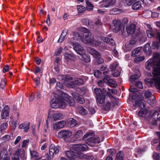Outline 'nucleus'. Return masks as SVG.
<instances>
[{
    "label": "nucleus",
    "instance_id": "nucleus-58",
    "mask_svg": "<svg viewBox=\"0 0 160 160\" xmlns=\"http://www.w3.org/2000/svg\"><path fill=\"white\" fill-rule=\"evenodd\" d=\"M134 84H135L136 86L140 89L143 88L142 84V82H136V83H134Z\"/></svg>",
    "mask_w": 160,
    "mask_h": 160
},
{
    "label": "nucleus",
    "instance_id": "nucleus-49",
    "mask_svg": "<svg viewBox=\"0 0 160 160\" xmlns=\"http://www.w3.org/2000/svg\"><path fill=\"white\" fill-rule=\"evenodd\" d=\"M145 59L144 56L137 57L135 58L134 60L136 62H139L143 61Z\"/></svg>",
    "mask_w": 160,
    "mask_h": 160
},
{
    "label": "nucleus",
    "instance_id": "nucleus-64",
    "mask_svg": "<svg viewBox=\"0 0 160 160\" xmlns=\"http://www.w3.org/2000/svg\"><path fill=\"white\" fill-rule=\"evenodd\" d=\"M153 157L155 159L157 160H160V154L155 153L153 155Z\"/></svg>",
    "mask_w": 160,
    "mask_h": 160
},
{
    "label": "nucleus",
    "instance_id": "nucleus-16",
    "mask_svg": "<svg viewBox=\"0 0 160 160\" xmlns=\"http://www.w3.org/2000/svg\"><path fill=\"white\" fill-rule=\"evenodd\" d=\"M66 122L65 121H62L58 122L53 124V129L58 130L61 129L65 126Z\"/></svg>",
    "mask_w": 160,
    "mask_h": 160
},
{
    "label": "nucleus",
    "instance_id": "nucleus-36",
    "mask_svg": "<svg viewBox=\"0 0 160 160\" xmlns=\"http://www.w3.org/2000/svg\"><path fill=\"white\" fill-rule=\"evenodd\" d=\"M105 99L104 98V97L103 95H101L97 97V102L98 104H101L104 102V100Z\"/></svg>",
    "mask_w": 160,
    "mask_h": 160
},
{
    "label": "nucleus",
    "instance_id": "nucleus-47",
    "mask_svg": "<svg viewBox=\"0 0 160 160\" xmlns=\"http://www.w3.org/2000/svg\"><path fill=\"white\" fill-rule=\"evenodd\" d=\"M94 92L96 94L97 96H98L102 95V91L101 90L98 88H94Z\"/></svg>",
    "mask_w": 160,
    "mask_h": 160
},
{
    "label": "nucleus",
    "instance_id": "nucleus-7",
    "mask_svg": "<svg viewBox=\"0 0 160 160\" xmlns=\"http://www.w3.org/2000/svg\"><path fill=\"white\" fill-rule=\"evenodd\" d=\"M58 79L59 80H63L65 79L64 82L65 85L69 88H74L76 85L75 82L71 81L72 79V77H66V76L59 75L58 77Z\"/></svg>",
    "mask_w": 160,
    "mask_h": 160
},
{
    "label": "nucleus",
    "instance_id": "nucleus-39",
    "mask_svg": "<svg viewBox=\"0 0 160 160\" xmlns=\"http://www.w3.org/2000/svg\"><path fill=\"white\" fill-rule=\"evenodd\" d=\"M141 49L142 48L140 47H138L135 48L132 52V56L133 57H135L140 52Z\"/></svg>",
    "mask_w": 160,
    "mask_h": 160
},
{
    "label": "nucleus",
    "instance_id": "nucleus-29",
    "mask_svg": "<svg viewBox=\"0 0 160 160\" xmlns=\"http://www.w3.org/2000/svg\"><path fill=\"white\" fill-rule=\"evenodd\" d=\"M100 38L101 40L107 43H111L112 45L114 44V41L112 38L110 39L108 38L103 37H101Z\"/></svg>",
    "mask_w": 160,
    "mask_h": 160
},
{
    "label": "nucleus",
    "instance_id": "nucleus-21",
    "mask_svg": "<svg viewBox=\"0 0 160 160\" xmlns=\"http://www.w3.org/2000/svg\"><path fill=\"white\" fill-rule=\"evenodd\" d=\"M136 29V26L134 24H132L127 27V31L128 34L129 35H132L135 32Z\"/></svg>",
    "mask_w": 160,
    "mask_h": 160
},
{
    "label": "nucleus",
    "instance_id": "nucleus-14",
    "mask_svg": "<svg viewBox=\"0 0 160 160\" xmlns=\"http://www.w3.org/2000/svg\"><path fill=\"white\" fill-rule=\"evenodd\" d=\"M143 97L140 95L138 96V99L135 102L133 106L135 107H139L141 108H144L145 107V105L143 102L142 99Z\"/></svg>",
    "mask_w": 160,
    "mask_h": 160
},
{
    "label": "nucleus",
    "instance_id": "nucleus-9",
    "mask_svg": "<svg viewBox=\"0 0 160 160\" xmlns=\"http://www.w3.org/2000/svg\"><path fill=\"white\" fill-rule=\"evenodd\" d=\"M113 29L114 32H117L119 31H121V33H122L124 28L121 22L115 20L113 21Z\"/></svg>",
    "mask_w": 160,
    "mask_h": 160
},
{
    "label": "nucleus",
    "instance_id": "nucleus-15",
    "mask_svg": "<svg viewBox=\"0 0 160 160\" xmlns=\"http://www.w3.org/2000/svg\"><path fill=\"white\" fill-rule=\"evenodd\" d=\"M0 160H10L7 149L3 148L0 151Z\"/></svg>",
    "mask_w": 160,
    "mask_h": 160
},
{
    "label": "nucleus",
    "instance_id": "nucleus-30",
    "mask_svg": "<svg viewBox=\"0 0 160 160\" xmlns=\"http://www.w3.org/2000/svg\"><path fill=\"white\" fill-rule=\"evenodd\" d=\"M82 56L81 59L82 61L86 62H89L91 61L90 57L86 54V53L84 55H81Z\"/></svg>",
    "mask_w": 160,
    "mask_h": 160
},
{
    "label": "nucleus",
    "instance_id": "nucleus-32",
    "mask_svg": "<svg viewBox=\"0 0 160 160\" xmlns=\"http://www.w3.org/2000/svg\"><path fill=\"white\" fill-rule=\"evenodd\" d=\"M132 8L133 10H138L141 8V3L139 1H137L135 2L132 6Z\"/></svg>",
    "mask_w": 160,
    "mask_h": 160
},
{
    "label": "nucleus",
    "instance_id": "nucleus-35",
    "mask_svg": "<svg viewBox=\"0 0 160 160\" xmlns=\"http://www.w3.org/2000/svg\"><path fill=\"white\" fill-rule=\"evenodd\" d=\"M145 97L146 98H152V101L155 99L154 97L152 94L151 92L148 90H147L144 94Z\"/></svg>",
    "mask_w": 160,
    "mask_h": 160
},
{
    "label": "nucleus",
    "instance_id": "nucleus-34",
    "mask_svg": "<svg viewBox=\"0 0 160 160\" xmlns=\"http://www.w3.org/2000/svg\"><path fill=\"white\" fill-rule=\"evenodd\" d=\"M153 75L155 77L156 76H158L160 75V67H157L155 68L152 72Z\"/></svg>",
    "mask_w": 160,
    "mask_h": 160
},
{
    "label": "nucleus",
    "instance_id": "nucleus-52",
    "mask_svg": "<svg viewBox=\"0 0 160 160\" xmlns=\"http://www.w3.org/2000/svg\"><path fill=\"white\" fill-rule=\"evenodd\" d=\"M118 64L117 62H115L112 64H111L110 66V69L113 71L118 66Z\"/></svg>",
    "mask_w": 160,
    "mask_h": 160
},
{
    "label": "nucleus",
    "instance_id": "nucleus-40",
    "mask_svg": "<svg viewBox=\"0 0 160 160\" xmlns=\"http://www.w3.org/2000/svg\"><path fill=\"white\" fill-rule=\"evenodd\" d=\"M79 112L80 114L82 115H85L87 114L88 112L87 110L82 107H79L78 108Z\"/></svg>",
    "mask_w": 160,
    "mask_h": 160
},
{
    "label": "nucleus",
    "instance_id": "nucleus-25",
    "mask_svg": "<svg viewBox=\"0 0 160 160\" xmlns=\"http://www.w3.org/2000/svg\"><path fill=\"white\" fill-rule=\"evenodd\" d=\"M72 96L75 98L77 101L80 104H82L84 102V100L81 96H79L76 93H72Z\"/></svg>",
    "mask_w": 160,
    "mask_h": 160
},
{
    "label": "nucleus",
    "instance_id": "nucleus-28",
    "mask_svg": "<svg viewBox=\"0 0 160 160\" xmlns=\"http://www.w3.org/2000/svg\"><path fill=\"white\" fill-rule=\"evenodd\" d=\"M143 51L147 55H150L151 54V49L149 44L147 43L144 46Z\"/></svg>",
    "mask_w": 160,
    "mask_h": 160
},
{
    "label": "nucleus",
    "instance_id": "nucleus-63",
    "mask_svg": "<svg viewBox=\"0 0 160 160\" xmlns=\"http://www.w3.org/2000/svg\"><path fill=\"white\" fill-rule=\"evenodd\" d=\"M120 74V72L117 70H115V72L113 73V76L116 77L119 76Z\"/></svg>",
    "mask_w": 160,
    "mask_h": 160
},
{
    "label": "nucleus",
    "instance_id": "nucleus-26",
    "mask_svg": "<svg viewBox=\"0 0 160 160\" xmlns=\"http://www.w3.org/2000/svg\"><path fill=\"white\" fill-rule=\"evenodd\" d=\"M52 117L54 120H60L63 118V116L62 113L54 112L52 113Z\"/></svg>",
    "mask_w": 160,
    "mask_h": 160
},
{
    "label": "nucleus",
    "instance_id": "nucleus-18",
    "mask_svg": "<svg viewBox=\"0 0 160 160\" xmlns=\"http://www.w3.org/2000/svg\"><path fill=\"white\" fill-rule=\"evenodd\" d=\"M93 138L92 140H98L100 139L99 137L97 136H93V133L91 132H87L85 134L82 138V140L85 139H89L91 138Z\"/></svg>",
    "mask_w": 160,
    "mask_h": 160
},
{
    "label": "nucleus",
    "instance_id": "nucleus-61",
    "mask_svg": "<svg viewBox=\"0 0 160 160\" xmlns=\"http://www.w3.org/2000/svg\"><path fill=\"white\" fill-rule=\"evenodd\" d=\"M110 79V78L109 76H106L103 79V82L105 83H108Z\"/></svg>",
    "mask_w": 160,
    "mask_h": 160
},
{
    "label": "nucleus",
    "instance_id": "nucleus-45",
    "mask_svg": "<svg viewBox=\"0 0 160 160\" xmlns=\"http://www.w3.org/2000/svg\"><path fill=\"white\" fill-rule=\"evenodd\" d=\"M77 9L78 12L79 13H83L86 10L85 7L82 5H78Z\"/></svg>",
    "mask_w": 160,
    "mask_h": 160
},
{
    "label": "nucleus",
    "instance_id": "nucleus-4",
    "mask_svg": "<svg viewBox=\"0 0 160 160\" xmlns=\"http://www.w3.org/2000/svg\"><path fill=\"white\" fill-rule=\"evenodd\" d=\"M160 55L155 53L152 58H150L145 63V68L148 70H150L151 67L155 66H160Z\"/></svg>",
    "mask_w": 160,
    "mask_h": 160
},
{
    "label": "nucleus",
    "instance_id": "nucleus-8",
    "mask_svg": "<svg viewBox=\"0 0 160 160\" xmlns=\"http://www.w3.org/2000/svg\"><path fill=\"white\" fill-rule=\"evenodd\" d=\"M59 152V147H55L53 144H52L49 148V154L47 153L46 154V158L48 160H51L52 159L54 156V153L57 154Z\"/></svg>",
    "mask_w": 160,
    "mask_h": 160
},
{
    "label": "nucleus",
    "instance_id": "nucleus-19",
    "mask_svg": "<svg viewBox=\"0 0 160 160\" xmlns=\"http://www.w3.org/2000/svg\"><path fill=\"white\" fill-rule=\"evenodd\" d=\"M14 155L18 156L22 160H25L26 159L27 157L25 154V151L23 149H20L16 151Z\"/></svg>",
    "mask_w": 160,
    "mask_h": 160
},
{
    "label": "nucleus",
    "instance_id": "nucleus-56",
    "mask_svg": "<svg viewBox=\"0 0 160 160\" xmlns=\"http://www.w3.org/2000/svg\"><path fill=\"white\" fill-rule=\"evenodd\" d=\"M6 85V82L5 80L2 79L0 83V87L2 89H4V87Z\"/></svg>",
    "mask_w": 160,
    "mask_h": 160
},
{
    "label": "nucleus",
    "instance_id": "nucleus-2",
    "mask_svg": "<svg viewBox=\"0 0 160 160\" xmlns=\"http://www.w3.org/2000/svg\"><path fill=\"white\" fill-rule=\"evenodd\" d=\"M108 97L104 100V103L103 105L102 109L104 111L110 110L113 108L114 103L118 105L119 99L115 98L112 95L108 92Z\"/></svg>",
    "mask_w": 160,
    "mask_h": 160
},
{
    "label": "nucleus",
    "instance_id": "nucleus-50",
    "mask_svg": "<svg viewBox=\"0 0 160 160\" xmlns=\"http://www.w3.org/2000/svg\"><path fill=\"white\" fill-rule=\"evenodd\" d=\"M82 22L84 25L90 26L89 21L88 19L85 18H83L82 19Z\"/></svg>",
    "mask_w": 160,
    "mask_h": 160
},
{
    "label": "nucleus",
    "instance_id": "nucleus-44",
    "mask_svg": "<svg viewBox=\"0 0 160 160\" xmlns=\"http://www.w3.org/2000/svg\"><path fill=\"white\" fill-rule=\"evenodd\" d=\"M76 85H80L83 84L84 81L83 79L81 78H77L76 79L75 81Z\"/></svg>",
    "mask_w": 160,
    "mask_h": 160
},
{
    "label": "nucleus",
    "instance_id": "nucleus-31",
    "mask_svg": "<svg viewBox=\"0 0 160 160\" xmlns=\"http://www.w3.org/2000/svg\"><path fill=\"white\" fill-rule=\"evenodd\" d=\"M140 74L134 75L132 76L130 78V80L133 83H136V81L140 77Z\"/></svg>",
    "mask_w": 160,
    "mask_h": 160
},
{
    "label": "nucleus",
    "instance_id": "nucleus-1",
    "mask_svg": "<svg viewBox=\"0 0 160 160\" xmlns=\"http://www.w3.org/2000/svg\"><path fill=\"white\" fill-rule=\"evenodd\" d=\"M63 98H55L52 99L50 102L51 107L52 108H65L68 102L70 106L74 107L75 105V102L74 100L70 96L66 93L62 95Z\"/></svg>",
    "mask_w": 160,
    "mask_h": 160
},
{
    "label": "nucleus",
    "instance_id": "nucleus-24",
    "mask_svg": "<svg viewBox=\"0 0 160 160\" xmlns=\"http://www.w3.org/2000/svg\"><path fill=\"white\" fill-rule=\"evenodd\" d=\"M136 43V42L134 40H130L129 42L126 43L125 47L128 50L132 49L134 47Z\"/></svg>",
    "mask_w": 160,
    "mask_h": 160
},
{
    "label": "nucleus",
    "instance_id": "nucleus-10",
    "mask_svg": "<svg viewBox=\"0 0 160 160\" xmlns=\"http://www.w3.org/2000/svg\"><path fill=\"white\" fill-rule=\"evenodd\" d=\"M72 135L71 131L68 130H61L58 134V137L60 138H69L71 137Z\"/></svg>",
    "mask_w": 160,
    "mask_h": 160
},
{
    "label": "nucleus",
    "instance_id": "nucleus-48",
    "mask_svg": "<svg viewBox=\"0 0 160 160\" xmlns=\"http://www.w3.org/2000/svg\"><path fill=\"white\" fill-rule=\"evenodd\" d=\"M86 3L87 5V9L88 10H91L92 9L93 6L90 3L88 0H85Z\"/></svg>",
    "mask_w": 160,
    "mask_h": 160
},
{
    "label": "nucleus",
    "instance_id": "nucleus-46",
    "mask_svg": "<svg viewBox=\"0 0 160 160\" xmlns=\"http://www.w3.org/2000/svg\"><path fill=\"white\" fill-rule=\"evenodd\" d=\"M147 111L146 109L141 110L138 112V115L141 117H145L147 114Z\"/></svg>",
    "mask_w": 160,
    "mask_h": 160
},
{
    "label": "nucleus",
    "instance_id": "nucleus-57",
    "mask_svg": "<svg viewBox=\"0 0 160 160\" xmlns=\"http://www.w3.org/2000/svg\"><path fill=\"white\" fill-rule=\"evenodd\" d=\"M107 152L109 154L112 155L115 154L116 152V150L114 149H108L107 150Z\"/></svg>",
    "mask_w": 160,
    "mask_h": 160
},
{
    "label": "nucleus",
    "instance_id": "nucleus-27",
    "mask_svg": "<svg viewBox=\"0 0 160 160\" xmlns=\"http://www.w3.org/2000/svg\"><path fill=\"white\" fill-rule=\"evenodd\" d=\"M64 58L65 59L68 60L75 61L76 59V57L73 54H69L66 53L64 54Z\"/></svg>",
    "mask_w": 160,
    "mask_h": 160
},
{
    "label": "nucleus",
    "instance_id": "nucleus-38",
    "mask_svg": "<svg viewBox=\"0 0 160 160\" xmlns=\"http://www.w3.org/2000/svg\"><path fill=\"white\" fill-rule=\"evenodd\" d=\"M30 154L31 157L34 159H38L40 160L41 158H38L39 156L38 153L35 151L30 152Z\"/></svg>",
    "mask_w": 160,
    "mask_h": 160
},
{
    "label": "nucleus",
    "instance_id": "nucleus-55",
    "mask_svg": "<svg viewBox=\"0 0 160 160\" xmlns=\"http://www.w3.org/2000/svg\"><path fill=\"white\" fill-rule=\"evenodd\" d=\"M92 42V44H91L90 45L97 46H99L100 44L99 42L97 41L96 40H94V39H93V41Z\"/></svg>",
    "mask_w": 160,
    "mask_h": 160
},
{
    "label": "nucleus",
    "instance_id": "nucleus-6",
    "mask_svg": "<svg viewBox=\"0 0 160 160\" xmlns=\"http://www.w3.org/2000/svg\"><path fill=\"white\" fill-rule=\"evenodd\" d=\"M145 84L149 87L155 86L160 89V77H157L153 79L146 78L144 80Z\"/></svg>",
    "mask_w": 160,
    "mask_h": 160
},
{
    "label": "nucleus",
    "instance_id": "nucleus-54",
    "mask_svg": "<svg viewBox=\"0 0 160 160\" xmlns=\"http://www.w3.org/2000/svg\"><path fill=\"white\" fill-rule=\"evenodd\" d=\"M147 33L148 36L149 38H152L153 36L152 32V29L147 31Z\"/></svg>",
    "mask_w": 160,
    "mask_h": 160
},
{
    "label": "nucleus",
    "instance_id": "nucleus-62",
    "mask_svg": "<svg viewBox=\"0 0 160 160\" xmlns=\"http://www.w3.org/2000/svg\"><path fill=\"white\" fill-rule=\"evenodd\" d=\"M87 143L90 146H93L95 143V141H88Z\"/></svg>",
    "mask_w": 160,
    "mask_h": 160
},
{
    "label": "nucleus",
    "instance_id": "nucleus-37",
    "mask_svg": "<svg viewBox=\"0 0 160 160\" xmlns=\"http://www.w3.org/2000/svg\"><path fill=\"white\" fill-rule=\"evenodd\" d=\"M68 124L70 127H72L76 126L77 125V123L75 119L71 118L69 121Z\"/></svg>",
    "mask_w": 160,
    "mask_h": 160
},
{
    "label": "nucleus",
    "instance_id": "nucleus-12",
    "mask_svg": "<svg viewBox=\"0 0 160 160\" xmlns=\"http://www.w3.org/2000/svg\"><path fill=\"white\" fill-rule=\"evenodd\" d=\"M72 149V150L67 151L66 152V155L70 160H74L78 157V156L76 154L77 152L75 148H73V147Z\"/></svg>",
    "mask_w": 160,
    "mask_h": 160
},
{
    "label": "nucleus",
    "instance_id": "nucleus-20",
    "mask_svg": "<svg viewBox=\"0 0 160 160\" xmlns=\"http://www.w3.org/2000/svg\"><path fill=\"white\" fill-rule=\"evenodd\" d=\"M87 51L96 58H99L100 57V53L91 47L88 48Z\"/></svg>",
    "mask_w": 160,
    "mask_h": 160
},
{
    "label": "nucleus",
    "instance_id": "nucleus-53",
    "mask_svg": "<svg viewBox=\"0 0 160 160\" xmlns=\"http://www.w3.org/2000/svg\"><path fill=\"white\" fill-rule=\"evenodd\" d=\"M8 123L7 122L2 124L0 126V130L2 132L7 127Z\"/></svg>",
    "mask_w": 160,
    "mask_h": 160
},
{
    "label": "nucleus",
    "instance_id": "nucleus-3",
    "mask_svg": "<svg viewBox=\"0 0 160 160\" xmlns=\"http://www.w3.org/2000/svg\"><path fill=\"white\" fill-rule=\"evenodd\" d=\"M79 31L83 33L82 38V42L87 44L90 45L92 44L94 38L89 31L85 28L81 27L79 28Z\"/></svg>",
    "mask_w": 160,
    "mask_h": 160
},
{
    "label": "nucleus",
    "instance_id": "nucleus-11",
    "mask_svg": "<svg viewBox=\"0 0 160 160\" xmlns=\"http://www.w3.org/2000/svg\"><path fill=\"white\" fill-rule=\"evenodd\" d=\"M74 50L79 54L84 55L86 51L83 47L78 43H72Z\"/></svg>",
    "mask_w": 160,
    "mask_h": 160
},
{
    "label": "nucleus",
    "instance_id": "nucleus-5",
    "mask_svg": "<svg viewBox=\"0 0 160 160\" xmlns=\"http://www.w3.org/2000/svg\"><path fill=\"white\" fill-rule=\"evenodd\" d=\"M160 55L155 53L152 58H150L145 63V68L148 70H150L151 67L155 66H160Z\"/></svg>",
    "mask_w": 160,
    "mask_h": 160
},
{
    "label": "nucleus",
    "instance_id": "nucleus-41",
    "mask_svg": "<svg viewBox=\"0 0 160 160\" xmlns=\"http://www.w3.org/2000/svg\"><path fill=\"white\" fill-rule=\"evenodd\" d=\"M123 153L122 152L120 151L117 154L116 160H123Z\"/></svg>",
    "mask_w": 160,
    "mask_h": 160
},
{
    "label": "nucleus",
    "instance_id": "nucleus-59",
    "mask_svg": "<svg viewBox=\"0 0 160 160\" xmlns=\"http://www.w3.org/2000/svg\"><path fill=\"white\" fill-rule=\"evenodd\" d=\"M94 75L96 78H98L101 75V73L98 70H96L94 72Z\"/></svg>",
    "mask_w": 160,
    "mask_h": 160
},
{
    "label": "nucleus",
    "instance_id": "nucleus-43",
    "mask_svg": "<svg viewBox=\"0 0 160 160\" xmlns=\"http://www.w3.org/2000/svg\"><path fill=\"white\" fill-rule=\"evenodd\" d=\"M73 38L75 40L78 41H80L82 40V37L80 36L79 34L77 32H74L73 33Z\"/></svg>",
    "mask_w": 160,
    "mask_h": 160
},
{
    "label": "nucleus",
    "instance_id": "nucleus-51",
    "mask_svg": "<svg viewBox=\"0 0 160 160\" xmlns=\"http://www.w3.org/2000/svg\"><path fill=\"white\" fill-rule=\"evenodd\" d=\"M80 157L81 158H84V159H86V158H87V159L88 160H92L94 158L92 156H89L88 158H87V156L86 155H84V154H81L80 155Z\"/></svg>",
    "mask_w": 160,
    "mask_h": 160
},
{
    "label": "nucleus",
    "instance_id": "nucleus-33",
    "mask_svg": "<svg viewBox=\"0 0 160 160\" xmlns=\"http://www.w3.org/2000/svg\"><path fill=\"white\" fill-rule=\"evenodd\" d=\"M83 135V132L81 130L77 131L74 134L75 138L78 139L81 137Z\"/></svg>",
    "mask_w": 160,
    "mask_h": 160
},
{
    "label": "nucleus",
    "instance_id": "nucleus-42",
    "mask_svg": "<svg viewBox=\"0 0 160 160\" xmlns=\"http://www.w3.org/2000/svg\"><path fill=\"white\" fill-rule=\"evenodd\" d=\"M108 85L113 88L117 87V85L116 82L112 79H110L108 83Z\"/></svg>",
    "mask_w": 160,
    "mask_h": 160
},
{
    "label": "nucleus",
    "instance_id": "nucleus-17",
    "mask_svg": "<svg viewBox=\"0 0 160 160\" xmlns=\"http://www.w3.org/2000/svg\"><path fill=\"white\" fill-rule=\"evenodd\" d=\"M73 148H75L77 152L78 150L81 151H84L88 149L87 145L85 144H74L73 145Z\"/></svg>",
    "mask_w": 160,
    "mask_h": 160
},
{
    "label": "nucleus",
    "instance_id": "nucleus-13",
    "mask_svg": "<svg viewBox=\"0 0 160 160\" xmlns=\"http://www.w3.org/2000/svg\"><path fill=\"white\" fill-rule=\"evenodd\" d=\"M115 2V0H103L100 2V6L102 8H108L113 5Z\"/></svg>",
    "mask_w": 160,
    "mask_h": 160
},
{
    "label": "nucleus",
    "instance_id": "nucleus-23",
    "mask_svg": "<svg viewBox=\"0 0 160 160\" xmlns=\"http://www.w3.org/2000/svg\"><path fill=\"white\" fill-rule=\"evenodd\" d=\"M29 123L25 122L20 124L18 126V128L20 129H23L24 132H27L29 128Z\"/></svg>",
    "mask_w": 160,
    "mask_h": 160
},
{
    "label": "nucleus",
    "instance_id": "nucleus-60",
    "mask_svg": "<svg viewBox=\"0 0 160 160\" xmlns=\"http://www.w3.org/2000/svg\"><path fill=\"white\" fill-rule=\"evenodd\" d=\"M62 50V47H60L55 52L54 55L56 56L59 55L61 53Z\"/></svg>",
    "mask_w": 160,
    "mask_h": 160
},
{
    "label": "nucleus",
    "instance_id": "nucleus-22",
    "mask_svg": "<svg viewBox=\"0 0 160 160\" xmlns=\"http://www.w3.org/2000/svg\"><path fill=\"white\" fill-rule=\"evenodd\" d=\"M9 107L8 106H5L2 111L1 117L2 119H5L9 115Z\"/></svg>",
    "mask_w": 160,
    "mask_h": 160
}]
</instances>
